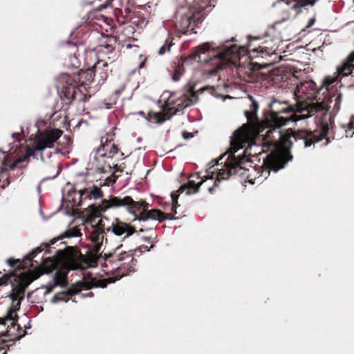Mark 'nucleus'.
<instances>
[{
    "label": "nucleus",
    "mask_w": 354,
    "mask_h": 354,
    "mask_svg": "<svg viewBox=\"0 0 354 354\" xmlns=\"http://www.w3.org/2000/svg\"><path fill=\"white\" fill-rule=\"evenodd\" d=\"M75 254L68 250L57 249L52 257L42 259V265L37 270L30 272L21 278V287L15 288L9 295L13 307L20 308L21 301L24 299V290L34 280L37 279L42 274L49 273L55 269L59 264H65L73 261Z\"/></svg>",
    "instance_id": "obj_2"
},
{
    "label": "nucleus",
    "mask_w": 354,
    "mask_h": 354,
    "mask_svg": "<svg viewBox=\"0 0 354 354\" xmlns=\"http://www.w3.org/2000/svg\"><path fill=\"white\" fill-rule=\"evenodd\" d=\"M64 138L66 139V140H70V138L68 136H66V135L64 136Z\"/></svg>",
    "instance_id": "obj_46"
},
{
    "label": "nucleus",
    "mask_w": 354,
    "mask_h": 354,
    "mask_svg": "<svg viewBox=\"0 0 354 354\" xmlns=\"http://www.w3.org/2000/svg\"><path fill=\"white\" fill-rule=\"evenodd\" d=\"M249 99L252 102L250 105V110L245 111L244 114L248 121L253 122L257 120L259 104L252 96L249 95Z\"/></svg>",
    "instance_id": "obj_17"
},
{
    "label": "nucleus",
    "mask_w": 354,
    "mask_h": 354,
    "mask_svg": "<svg viewBox=\"0 0 354 354\" xmlns=\"http://www.w3.org/2000/svg\"><path fill=\"white\" fill-rule=\"evenodd\" d=\"M248 135L249 129L246 125L243 126L234 133L235 141L239 143L244 142Z\"/></svg>",
    "instance_id": "obj_19"
},
{
    "label": "nucleus",
    "mask_w": 354,
    "mask_h": 354,
    "mask_svg": "<svg viewBox=\"0 0 354 354\" xmlns=\"http://www.w3.org/2000/svg\"><path fill=\"white\" fill-rule=\"evenodd\" d=\"M131 46L130 44H129V45H127V47L128 48H131Z\"/></svg>",
    "instance_id": "obj_51"
},
{
    "label": "nucleus",
    "mask_w": 354,
    "mask_h": 354,
    "mask_svg": "<svg viewBox=\"0 0 354 354\" xmlns=\"http://www.w3.org/2000/svg\"><path fill=\"white\" fill-rule=\"evenodd\" d=\"M118 260L120 261L132 262L133 261V258L131 254L124 252L118 254Z\"/></svg>",
    "instance_id": "obj_25"
},
{
    "label": "nucleus",
    "mask_w": 354,
    "mask_h": 354,
    "mask_svg": "<svg viewBox=\"0 0 354 354\" xmlns=\"http://www.w3.org/2000/svg\"><path fill=\"white\" fill-rule=\"evenodd\" d=\"M6 262L10 267H14L17 263L19 262V259L10 258L7 259Z\"/></svg>",
    "instance_id": "obj_29"
},
{
    "label": "nucleus",
    "mask_w": 354,
    "mask_h": 354,
    "mask_svg": "<svg viewBox=\"0 0 354 354\" xmlns=\"http://www.w3.org/2000/svg\"><path fill=\"white\" fill-rule=\"evenodd\" d=\"M103 140H104V138H102V139H101V142H103Z\"/></svg>",
    "instance_id": "obj_53"
},
{
    "label": "nucleus",
    "mask_w": 354,
    "mask_h": 354,
    "mask_svg": "<svg viewBox=\"0 0 354 354\" xmlns=\"http://www.w3.org/2000/svg\"><path fill=\"white\" fill-rule=\"evenodd\" d=\"M174 44L172 42V41H166L165 44L162 46L159 50H158V54L160 55H164L166 52L169 53L171 50V48Z\"/></svg>",
    "instance_id": "obj_24"
},
{
    "label": "nucleus",
    "mask_w": 354,
    "mask_h": 354,
    "mask_svg": "<svg viewBox=\"0 0 354 354\" xmlns=\"http://www.w3.org/2000/svg\"><path fill=\"white\" fill-rule=\"evenodd\" d=\"M221 68V66H218L216 68L210 70L208 72V73L209 75H215Z\"/></svg>",
    "instance_id": "obj_32"
},
{
    "label": "nucleus",
    "mask_w": 354,
    "mask_h": 354,
    "mask_svg": "<svg viewBox=\"0 0 354 354\" xmlns=\"http://www.w3.org/2000/svg\"><path fill=\"white\" fill-rule=\"evenodd\" d=\"M66 274L61 271H57L54 275V283L49 284L46 286H42L41 287L37 289V290H39L40 289L45 288L46 290L44 292V295L49 294L53 289L55 286H64L66 285Z\"/></svg>",
    "instance_id": "obj_14"
},
{
    "label": "nucleus",
    "mask_w": 354,
    "mask_h": 354,
    "mask_svg": "<svg viewBox=\"0 0 354 354\" xmlns=\"http://www.w3.org/2000/svg\"><path fill=\"white\" fill-rule=\"evenodd\" d=\"M143 66V64H140V67H142Z\"/></svg>",
    "instance_id": "obj_54"
},
{
    "label": "nucleus",
    "mask_w": 354,
    "mask_h": 354,
    "mask_svg": "<svg viewBox=\"0 0 354 354\" xmlns=\"http://www.w3.org/2000/svg\"><path fill=\"white\" fill-rule=\"evenodd\" d=\"M19 309H17L15 307L10 308L8 311L6 319L1 324L6 325V322L9 321V322H11L10 324L12 325V326H15L14 322L17 320V311Z\"/></svg>",
    "instance_id": "obj_21"
},
{
    "label": "nucleus",
    "mask_w": 354,
    "mask_h": 354,
    "mask_svg": "<svg viewBox=\"0 0 354 354\" xmlns=\"http://www.w3.org/2000/svg\"><path fill=\"white\" fill-rule=\"evenodd\" d=\"M187 62H188V59L183 60V62H182L181 66H178V68H176L175 73L172 75V80L174 82H177V81H178L180 79V77H181V76H182V75H183V73L184 72L183 65L185 64H186Z\"/></svg>",
    "instance_id": "obj_22"
},
{
    "label": "nucleus",
    "mask_w": 354,
    "mask_h": 354,
    "mask_svg": "<svg viewBox=\"0 0 354 354\" xmlns=\"http://www.w3.org/2000/svg\"><path fill=\"white\" fill-rule=\"evenodd\" d=\"M6 282V279L2 278V279H0V286H2L3 284H5Z\"/></svg>",
    "instance_id": "obj_40"
},
{
    "label": "nucleus",
    "mask_w": 354,
    "mask_h": 354,
    "mask_svg": "<svg viewBox=\"0 0 354 354\" xmlns=\"http://www.w3.org/2000/svg\"><path fill=\"white\" fill-rule=\"evenodd\" d=\"M342 101V95L340 93L335 94L331 99V102H334L333 109L336 111H339L340 109L341 102Z\"/></svg>",
    "instance_id": "obj_23"
},
{
    "label": "nucleus",
    "mask_w": 354,
    "mask_h": 354,
    "mask_svg": "<svg viewBox=\"0 0 354 354\" xmlns=\"http://www.w3.org/2000/svg\"><path fill=\"white\" fill-rule=\"evenodd\" d=\"M117 151H118V149L116 148V147L114 145H113L111 146V149H110V151L112 153H117Z\"/></svg>",
    "instance_id": "obj_36"
},
{
    "label": "nucleus",
    "mask_w": 354,
    "mask_h": 354,
    "mask_svg": "<svg viewBox=\"0 0 354 354\" xmlns=\"http://www.w3.org/2000/svg\"><path fill=\"white\" fill-rule=\"evenodd\" d=\"M16 136H18V133H12V137L14 138Z\"/></svg>",
    "instance_id": "obj_49"
},
{
    "label": "nucleus",
    "mask_w": 354,
    "mask_h": 354,
    "mask_svg": "<svg viewBox=\"0 0 354 354\" xmlns=\"http://www.w3.org/2000/svg\"><path fill=\"white\" fill-rule=\"evenodd\" d=\"M218 97H222L223 99V100H225L227 98H231V97L230 95L223 96V95H219Z\"/></svg>",
    "instance_id": "obj_41"
},
{
    "label": "nucleus",
    "mask_w": 354,
    "mask_h": 354,
    "mask_svg": "<svg viewBox=\"0 0 354 354\" xmlns=\"http://www.w3.org/2000/svg\"><path fill=\"white\" fill-rule=\"evenodd\" d=\"M111 256V253H105L104 254V259H107L109 257H110Z\"/></svg>",
    "instance_id": "obj_42"
},
{
    "label": "nucleus",
    "mask_w": 354,
    "mask_h": 354,
    "mask_svg": "<svg viewBox=\"0 0 354 354\" xmlns=\"http://www.w3.org/2000/svg\"><path fill=\"white\" fill-rule=\"evenodd\" d=\"M40 188H41L40 185H37V189L38 191L40 190Z\"/></svg>",
    "instance_id": "obj_50"
},
{
    "label": "nucleus",
    "mask_w": 354,
    "mask_h": 354,
    "mask_svg": "<svg viewBox=\"0 0 354 354\" xmlns=\"http://www.w3.org/2000/svg\"><path fill=\"white\" fill-rule=\"evenodd\" d=\"M288 6H290L292 9H297L298 8H303L308 5L313 6L317 0H282Z\"/></svg>",
    "instance_id": "obj_18"
},
{
    "label": "nucleus",
    "mask_w": 354,
    "mask_h": 354,
    "mask_svg": "<svg viewBox=\"0 0 354 354\" xmlns=\"http://www.w3.org/2000/svg\"><path fill=\"white\" fill-rule=\"evenodd\" d=\"M62 135V131L58 129H54L46 132L38 131L35 141L31 145L27 147L26 153L19 157L10 165V169L12 170L15 169L18 164L28 160L30 156L35 159H38V156H39L40 160L44 161L45 157L44 151L46 149L53 148L54 142H55Z\"/></svg>",
    "instance_id": "obj_4"
},
{
    "label": "nucleus",
    "mask_w": 354,
    "mask_h": 354,
    "mask_svg": "<svg viewBox=\"0 0 354 354\" xmlns=\"http://www.w3.org/2000/svg\"><path fill=\"white\" fill-rule=\"evenodd\" d=\"M107 232H111L114 235L119 237L121 240L129 237L134 232L133 229L128 224L115 220V223H113L111 226L107 228Z\"/></svg>",
    "instance_id": "obj_11"
},
{
    "label": "nucleus",
    "mask_w": 354,
    "mask_h": 354,
    "mask_svg": "<svg viewBox=\"0 0 354 354\" xmlns=\"http://www.w3.org/2000/svg\"><path fill=\"white\" fill-rule=\"evenodd\" d=\"M53 167L54 169V172H53L52 176H50L49 178H55V177H57L59 175V171H60V168L58 166L55 165Z\"/></svg>",
    "instance_id": "obj_30"
},
{
    "label": "nucleus",
    "mask_w": 354,
    "mask_h": 354,
    "mask_svg": "<svg viewBox=\"0 0 354 354\" xmlns=\"http://www.w3.org/2000/svg\"><path fill=\"white\" fill-rule=\"evenodd\" d=\"M154 244L151 243L149 248H148L147 246H143V249L146 251H149L150 248H152Z\"/></svg>",
    "instance_id": "obj_37"
},
{
    "label": "nucleus",
    "mask_w": 354,
    "mask_h": 354,
    "mask_svg": "<svg viewBox=\"0 0 354 354\" xmlns=\"http://www.w3.org/2000/svg\"><path fill=\"white\" fill-rule=\"evenodd\" d=\"M100 221L93 227V231L90 236V239L93 243L92 253L95 261H97L100 257L99 252L104 239V230L102 227L100 226Z\"/></svg>",
    "instance_id": "obj_10"
},
{
    "label": "nucleus",
    "mask_w": 354,
    "mask_h": 354,
    "mask_svg": "<svg viewBox=\"0 0 354 354\" xmlns=\"http://www.w3.org/2000/svg\"><path fill=\"white\" fill-rule=\"evenodd\" d=\"M354 69V52L351 53L348 57L337 67V71L343 76H348L352 73Z\"/></svg>",
    "instance_id": "obj_15"
},
{
    "label": "nucleus",
    "mask_w": 354,
    "mask_h": 354,
    "mask_svg": "<svg viewBox=\"0 0 354 354\" xmlns=\"http://www.w3.org/2000/svg\"><path fill=\"white\" fill-rule=\"evenodd\" d=\"M109 140L108 138H106L105 142H107Z\"/></svg>",
    "instance_id": "obj_55"
},
{
    "label": "nucleus",
    "mask_w": 354,
    "mask_h": 354,
    "mask_svg": "<svg viewBox=\"0 0 354 354\" xmlns=\"http://www.w3.org/2000/svg\"><path fill=\"white\" fill-rule=\"evenodd\" d=\"M80 234V231L76 228H73L64 233V236L66 238L78 237Z\"/></svg>",
    "instance_id": "obj_27"
},
{
    "label": "nucleus",
    "mask_w": 354,
    "mask_h": 354,
    "mask_svg": "<svg viewBox=\"0 0 354 354\" xmlns=\"http://www.w3.org/2000/svg\"><path fill=\"white\" fill-rule=\"evenodd\" d=\"M105 156L106 154L101 153V149H97L93 154L89 162L91 169L97 173H105L106 171V166L104 165Z\"/></svg>",
    "instance_id": "obj_12"
},
{
    "label": "nucleus",
    "mask_w": 354,
    "mask_h": 354,
    "mask_svg": "<svg viewBox=\"0 0 354 354\" xmlns=\"http://www.w3.org/2000/svg\"><path fill=\"white\" fill-rule=\"evenodd\" d=\"M92 296V292H89L86 295H83L82 297H91Z\"/></svg>",
    "instance_id": "obj_44"
},
{
    "label": "nucleus",
    "mask_w": 354,
    "mask_h": 354,
    "mask_svg": "<svg viewBox=\"0 0 354 354\" xmlns=\"http://www.w3.org/2000/svg\"><path fill=\"white\" fill-rule=\"evenodd\" d=\"M339 133L337 134L335 132L334 138L339 139L342 138L344 134L346 138H352L354 135V115H352L350 118L349 122L347 124H341L338 129Z\"/></svg>",
    "instance_id": "obj_13"
},
{
    "label": "nucleus",
    "mask_w": 354,
    "mask_h": 354,
    "mask_svg": "<svg viewBox=\"0 0 354 354\" xmlns=\"http://www.w3.org/2000/svg\"><path fill=\"white\" fill-rule=\"evenodd\" d=\"M207 89V87H203L198 90V92H203L205 90Z\"/></svg>",
    "instance_id": "obj_45"
},
{
    "label": "nucleus",
    "mask_w": 354,
    "mask_h": 354,
    "mask_svg": "<svg viewBox=\"0 0 354 354\" xmlns=\"http://www.w3.org/2000/svg\"><path fill=\"white\" fill-rule=\"evenodd\" d=\"M90 194L95 200L102 197V192L101 191L100 188L97 186H94L93 187V189L90 192Z\"/></svg>",
    "instance_id": "obj_26"
},
{
    "label": "nucleus",
    "mask_w": 354,
    "mask_h": 354,
    "mask_svg": "<svg viewBox=\"0 0 354 354\" xmlns=\"http://www.w3.org/2000/svg\"><path fill=\"white\" fill-rule=\"evenodd\" d=\"M122 169H120L119 167H118L117 166L114 167V171H113V174L116 176V174L117 173H122ZM118 176H117L118 177Z\"/></svg>",
    "instance_id": "obj_35"
},
{
    "label": "nucleus",
    "mask_w": 354,
    "mask_h": 354,
    "mask_svg": "<svg viewBox=\"0 0 354 354\" xmlns=\"http://www.w3.org/2000/svg\"><path fill=\"white\" fill-rule=\"evenodd\" d=\"M59 240V238L58 239H54L53 240L50 241V245H53L55 244L57 241Z\"/></svg>",
    "instance_id": "obj_38"
},
{
    "label": "nucleus",
    "mask_w": 354,
    "mask_h": 354,
    "mask_svg": "<svg viewBox=\"0 0 354 354\" xmlns=\"http://www.w3.org/2000/svg\"><path fill=\"white\" fill-rule=\"evenodd\" d=\"M315 20L313 19H310L309 21L310 25L313 24L314 23Z\"/></svg>",
    "instance_id": "obj_47"
},
{
    "label": "nucleus",
    "mask_w": 354,
    "mask_h": 354,
    "mask_svg": "<svg viewBox=\"0 0 354 354\" xmlns=\"http://www.w3.org/2000/svg\"><path fill=\"white\" fill-rule=\"evenodd\" d=\"M211 50L209 43H204L195 48V50L192 55L188 59L194 60L201 63H208L211 60L215 58L219 59H228L232 54L236 52V48L234 46L231 45L225 48L222 51L219 52L216 55L209 56L208 58L205 57V55Z\"/></svg>",
    "instance_id": "obj_7"
},
{
    "label": "nucleus",
    "mask_w": 354,
    "mask_h": 354,
    "mask_svg": "<svg viewBox=\"0 0 354 354\" xmlns=\"http://www.w3.org/2000/svg\"><path fill=\"white\" fill-rule=\"evenodd\" d=\"M85 189H80L79 192H78V194L80 195V197L82 196V195L84 194V193L85 192Z\"/></svg>",
    "instance_id": "obj_39"
},
{
    "label": "nucleus",
    "mask_w": 354,
    "mask_h": 354,
    "mask_svg": "<svg viewBox=\"0 0 354 354\" xmlns=\"http://www.w3.org/2000/svg\"><path fill=\"white\" fill-rule=\"evenodd\" d=\"M107 283L105 280H95L93 279H86L77 283L75 286L71 287L67 291L61 292L55 295L50 300L52 304H57L59 301L67 302L68 296H72L77 294L82 289H91L92 288H106Z\"/></svg>",
    "instance_id": "obj_6"
},
{
    "label": "nucleus",
    "mask_w": 354,
    "mask_h": 354,
    "mask_svg": "<svg viewBox=\"0 0 354 354\" xmlns=\"http://www.w3.org/2000/svg\"><path fill=\"white\" fill-rule=\"evenodd\" d=\"M124 206H131L130 212L134 215L133 220H138L140 222H146L149 220L158 221L160 222L165 219H171L165 216L162 212L156 209L147 210L143 203L134 202L129 196H125L122 198L118 197H110L109 200L104 199L101 205L96 209L100 212H105L109 208H115Z\"/></svg>",
    "instance_id": "obj_3"
},
{
    "label": "nucleus",
    "mask_w": 354,
    "mask_h": 354,
    "mask_svg": "<svg viewBox=\"0 0 354 354\" xmlns=\"http://www.w3.org/2000/svg\"><path fill=\"white\" fill-rule=\"evenodd\" d=\"M171 197L172 199V211L174 212L175 214H176V209L178 206V196L176 195L175 193H172L171 194Z\"/></svg>",
    "instance_id": "obj_28"
},
{
    "label": "nucleus",
    "mask_w": 354,
    "mask_h": 354,
    "mask_svg": "<svg viewBox=\"0 0 354 354\" xmlns=\"http://www.w3.org/2000/svg\"><path fill=\"white\" fill-rule=\"evenodd\" d=\"M204 19V15L201 11L195 10H189L186 12L182 14L180 19L178 21L176 27L183 34L189 32L196 33V27L201 24Z\"/></svg>",
    "instance_id": "obj_8"
},
{
    "label": "nucleus",
    "mask_w": 354,
    "mask_h": 354,
    "mask_svg": "<svg viewBox=\"0 0 354 354\" xmlns=\"http://www.w3.org/2000/svg\"><path fill=\"white\" fill-rule=\"evenodd\" d=\"M183 137L185 140H188L189 138H193V134L189 132H183Z\"/></svg>",
    "instance_id": "obj_34"
},
{
    "label": "nucleus",
    "mask_w": 354,
    "mask_h": 354,
    "mask_svg": "<svg viewBox=\"0 0 354 354\" xmlns=\"http://www.w3.org/2000/svg\"><path fill=\"white\" fill-rule=\"evenodd\" d=\"M328 131H329L328 125V124H324V125L322 126V131H321V135L322 136H324L328 134Z\"/></svg>",
    "instance_id": "obj_31"
},
{
    "label": "nucleus",
    "mask_w": 354,
    "mask_h": 354,
    "mask_svg": "<svg viewBox=\"0 0 354 354\" xmlns=\"http://www.w3.org/2000/svg\"><path fill=\"white\" fill-rule=\"evenodd\" d=\"M144 240L148 243H149V239L147 237L144 238Z\"/></svg>",
    "instance_id": "obj_48"
},
{
    "label": "nucleus",
    "mask_w": 354,
    "mask_h": 354,
    "mask_svg": "<svg viewBox=\"0 0 354 354\" xmlns=\"http://www.w3.org/2000/svg\"><path fill=\"white\" fill-rule=\"evenodd\" d=\"M189 93L190 97H184L182 99L179 100V103L177 105L178 107L175 113L178 111L179 109L182 110L183 109L195 104L198 102V97L196 93H195L192 89L189 91Z\"/></svg>",
    "instance_id": "obj_16"
},
{
    "label": "nucleus",
    "mask_w": 354,
    "mask_h": 354,
    "mask_svg": "<svg viewBox=\"0 0 354 354\" xmlns=\"http://www.w3.org/2000/svg\"><path fill=\"white\" fill-rule=\"evenodd\" d=\"M44 251L46 254H49L51 252L50 249L49 248V244H44L40 245L39 247L36 248L35 250L32 251L30 254L26 255L25 260H28L30 261H32V257H35L37 254Z\"/></svg>",
    "instance_id": "obj_20"
},
{
    "label": "nucleus",
    "mask_w": 354,
    "mask_h": 354,
    "mask_svg": "<svg viewBox=\"0 0 354 354\" xmlns=\"http://www.w3.org/2000/svg\"><path fill=\"white\" fill-rule=\"evenodd\" d=\"M206 174L205 176H201L199 173L196 174L195 175L192 176L191 177H196V179H201L202 180L198 184H195L194 180H189L187 184H183L181 185L178 190V192L183 193L186 192V195H190L192 194H196L199 191L201 186L207 181L208 180H212L214 178L215 171H212V168L207 169Z\"/></svg>",
    "instance_id": "obj_9"
},
{
    "label": "nucleus",
    "mask_w": 354,
    "mask_h": 354,
    "mask_svg": "<svg viewBox=\"0 0 354 354\" xmlns=\"http://www.w3.org/2000/svg\"><path fill=\"white\" fill-rule=\"evenodd\" d=\"M248 41L249 42H250L252 39H258V37H254L253 38L251 36H248Z\"/></svg>",
    "instance_id": "obj_43"
},
{
    "label": "nucleus",
    "mask_w": 354,
    "mask_h": 354,
    "mask_svg": "<svg viewBox=\"0 0 354 354\" xmlns=\"http://www.w3.org/2000/svg\"><path fill=\"white\" fill-rule=\"evenodd\" d=\"M1 335L4 336V335H6V334L5 333H1Z\"/></svg>",
    "instance_id": "obj_56"
},
{
    "label": "nucleus",
    "mask_w": 354,
    "mask_h": 354,
    "mask_svg": "<svg viewBox=\"0 0 354 354\" xmlns=\"http://www.w3.org/2000/svg\"><path fill=\"white\" fill-rule=\"evenodd\" d=\"M121 246H122V245H120V246H117L116 249H118Z\"/></svg>",
    "instance_id": "obj_52"
},
{
    "label": "nucleus",
    "mask_w": 354,
    "mask_h": 354,
    "mask_svg": "<svg viewBox=\"0 0 354 354\" xmlns=\"http://www.w3.org/2000/svg\"><path fill=\"white\" fill-rule=\"evenodd\" d=\"M269 107L272 112V120L275 128L272 130L267 131L266 136L268 138H272V135L275 133L277 134L278 139L267 142L270 148V152L266 156V158H263L262 165L258 167L250 166L252 171L254 173V176H255L254 179L249 180V182L252 184H254L255 180H257L258 183H261L268 177L271 171L274 172L278 171L281 169L284 168L286 165L292 159V156L286 149V145L288 143L290 144V145H292V141L290 140L291 137L296 141L299 139L303 142L306 147H309L322 140V138H316L315 136H310L306 138L299 137L297 133H292L290 137L286 139L284 143L285 146H282L281 144L278 143V140L281 139L279 131L281 127L286 125L290 121L297 122L305 120L315 113L324 109L328 110L326 106L322 102H313L306 108L299 110L301 114L297 115L294 113L289 117L284 118L279 116V114L293 112L295 110L293 106L287 105L285 102L274 100L269 104Z\"/></svg>",
    "instance_id": "obj_1"
},
{
    "label": "nucleus",
    "mask_w": 354,
    "mask_h": 354,
    "mask_svg": "<svg viewBox=\"0 0 354 354\" xmlns=\"http://www.w3.org/2000/svg\"><path fill=\"white\" fill-rule=\"evenodd\" d=\"M238 148L232 146L231 148L224 153L221 158L215 161L214 165L211 167L212 171H215L213 180L214 185L208 187V192L212 193L214 189L218 186L221 180H227L232 174L239 173L243 169V164L244 158L239 156L236 157L234 153Z\"/></svg>",
    "instance_id": "obj_5"
},
{
    "label": "nucleus",
    "mask_w": 354,
    "mask_h": 354,
    "mask_svg": "<svg viewBox=\"0 0 354 354\" xmlns=\"http://www.w3.org/2000/svg\"><path fill=\"white\" fill-rule=\"evenodd\" d=\"M165 120V116L158 114L156 115V122L157 123H162Z\"/></svg>",
    "instance_id": "obj_33"
}]
</instances>
